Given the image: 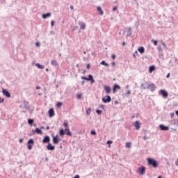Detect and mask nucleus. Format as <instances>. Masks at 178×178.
Wrapping results in <instances>:
<instances>
[{
	"label": "nucleus",
	"mask_w": 178,
	"mask_h": 178,
	"mask_svg": "<svg viewBox=\"0 0 178 178\" xmlns=\"http://www.w3.org/2000/svg\"><path fill=\"white\" fill-rule=\"evenodd\" d=\"M117 90H120V86L118 84H115L113 88V94H116Z\"/></svg>",
	"instance_id": "obj_15"
},
{
	"label": "nucleus",
	"mask_w": 178,
	"mask_h": 178,
	"mask_svg": "<svg viewBox=\"0 0 178 178\" xmlns=\"http://www.w3.org/2000/svg\"><path fill=\"white\" fill-rule=\"evenodd\" d=\"M175 115H177V116H178V110L175 111Z\"/></svg>",
	"instance_id": "obj_63"
},
{
	"label": "nucleus",
	"mask_w": 178,
	"mask_h": 178,
	"mask_svg": "<svg viewBox=\"0 0 178 178\" xmlns=\"http://www.w3.org/2000/svg\"><path fill=\"white\" fill-rule=\"evenodd\" d=\"M138 172L140 175H144L145 173V167L142 166L138 168Z\"/></svg>",
	"instance_id": "obj_18"
},
{
	"label": "nucleus",
	"mask_w": 178,
	"mask_h": 178,
	"mask_svg": "<svg viewBox=\"0 0 178 178\" xmlns=\"http://www.w3.org/2000/svg\"><path fill=\"white\" fill-rule=\"evenodd\" d=\"M3 102H5V99H1V104H2V103H3Z\"/></svg>",
	"instance_id": "obj_53"
},
{
	"label": "nucleus",
	"mask_w": 178,
	"mask_h": 178,
	"mask_svg": "<svg viewBox=\"0 0 178 178\" xmlns=\"http://www.w3.org/2000/svg\"><path fill=\"white\" fill-rule=\"evenodd\" d=\"M81 79L82 80H86V81H90L91 84H94L95 83L94 76L92 74H89L88 77L87 76H81Z\"/></svg>",
	"instance_id": "obj_2"
},
{
	"label": "nucleus",
	"mask_w": 178,
	"mask_h": 178,
	"mask_svg": "<svg viewBox=\"0 0 178 178\" xmlns=\"http://www.w3.org/2000/svg\"><path fill=\"white\" fill-rule=\"evenodd\" d=\"M151 42L154 43V45H155V46L158 45V40H155L152 39L151 40Z\"/></svg>",
	"instance_id": "obj_36"
},
{
	"label": "nucleus",
	"mask_w": 178,
	"mask_h": 178,
	"mask_svg": "<svg viewBox=\"0 0 178 178\" xmlns=\"http://www.w3.org/2000/svg\"><path fill=\"white\" fill-rule=\"evenodd\" d=\"M126 147H127V148H131V143L127 142L126 143Z\"/></svg>",
	"instance_id": "obj_33"
},
{
	"label": "nucleus",
	"mask_w": 178,
	"mask_h": 178,
	"mask_svg": "<svg viewBox=\"0 0 178 178\" xmlns=\"http://www.w3.org/2000/svg\"><path fill=\"white\" fill-rule=\"evenodd\" d=\"M130 94H131V91L128 90L126 95H130Z\"/></svg>",
	"instance_id": "obj_48"
},
{
	"label": "nucleus",
	"mask_w": 178,
	"mask_h": 178,
	"mask_svg": "<svg viewBox=\"0 0 178 178\" xmlns=\"http://www.w3.org/2000/svg\"><path fill=\"white\" fill-rule=\"evenodd\" d=\"M159 129H160V130H162L163 131H168V130H169V127L165 126L163 124H160Z\"/></svg>",
	"instance_id": "obj_12"
},
{
	"label": "nucleus",
	"mask_w": 178,
	"mask_h": 178,
	"mask_svg": "<svg viewBox=\"0 0 178 178\" xmlns=\"http://www.w3.org/2000/svg\"><path fill=\"white\" fill-rule=\"evenodd\" d=\"M46 148L48 151H55V146L52 145L51 143H49L47 144Z\"/></svg>",
	"instance_id": "obj_10"
},
{
	"label": "nucleus",
	"mask_w": 178,
	"mask_h": 178,
	"mask_svg": "<svg viewBox=\"0 0 178 178\" xmlns=\"http://www.w3.org/2000/svg\"><path fill=\"white\" fill-rule=\"evenodd\" d=\"M138 51L140 52V54H144V52H145V49L144 47H140L138 49Z\"/></svg>",
	"instance_id": "obj_24"
},
{
	"label": "nucleus",
	"mask_w": 178,
	"mask_h": 178,
	"mask_svg": "<svg viewBox=\"0 0 178 178\" xmlns=\"http://www.w3.org/2000/svg\"><path fill=\"white\" fill-rule=\"evenodd\" d=\"M91 113V107H89L87 110H86V115H90Z\"/></svg>",
	"instance_id": "obj_34"
},
{
	"label": "nucleus",
	"mask_w": 178,
	"mask_h": 178,
	"mask_svg": "<svg viewBox=\"0 0 178 178\" xmlns=\"http://www.w3.org/2000/svg\"><path fill=\"white\" fill-rule=\"evenodd\" d=\"M79 24L80 26V29L81 30H86V23H83V22H79Z\"/></svg>",
	"instance_id": "obj_20"
},
{
	"label": "nucleus",
	"mask_w": 178,
	"mask_h": 178,
	"mask_svg": "<svg viewBox=\"0 0 178 178\" xmlns=\"http://www.w3.org/2000/svg\"><path fill=\"white\" fill-rule=\"evenodd\" d=\"M85 83H86V81H81V86H84Z\"/></svg>",
	"instance_id": "obj_57"
},
{
	"label": "nucleus",
	"mask_w": 178,
	"mask_h": 178,
	"mask_svg": "<svg viewBox=\"0 0 178 178\" xmlns=\"http://www.w3.org/2000/svg\"><path fill=\"white\" fill-rule=\"evenodd\" d=\"M143 140H148V137H147V136H143Z\"/></svg>",
	"instance_id": "obj_52"
},
{
	"label": "nucleus",
	"mask_w": 178,
	"mask_h": 178,
	"mask_svg": "<svg viewBox=\"0 0 178 178\" xmlns=\"http://www.w3.org/2000/svg\"><path fill=\"white\" fill-rule=\"evenodd\" d=\"M170 115L171 118H173L175 116V113H170Z\"/></svg>",
	"instance_id": "obj_50"
},
{
	"label": "nucleus",
	"mask_w": 178,
	"mask_h": 178,
	"mask_svg": "<svg viewBox=\"0 0 178 178\" xmlns=\"http://www.w3.org/2000/svg\"><path fill=\"white\" fill-rule=\"evenodd\" d=\"M35 133H36V131H35V130H32V134H35Z\"/></svg>",
	"instance_id": "obj_56"
},
{
	"label": "nucleus",
	"mask_w": 178,
	"mask_h": 178,
	"mask_svg": "<svg viewBox=\"0 0 178 178\" xmlns=\"http://www.w3.org/2000/svg\"><path fill=\"white\" fill-rule=\"evenodd\" d=\"M70 9H71V10L74 9V7L73 6H70Z\"/></svg>",
	"instance_id": "obj_60"
},
{
	"label": "nucleus",
	"mask_w": 178,
	"mask_h": 178,
	"mask_svg": "<svg viewBox=\"0 0 178 178\" xmlns=\"http://www.w3.org/2000/svg\"><path fill=\"white\" fill-rule=\"evenodd\" d=\"M111 58H112V59H113V60H115V59H116V55L113 54Z\"/></svg>",
	"instance_id": "obj_44"
},
{
	"label": "nucleus",
	"mask_w": 178,
	"mask_h": 178,
	"mask_svg": "<svg viewBox=\"0 0 178 178\" xmlns=\"http://www.w3.org/2000/svg\"><path fill=\"white\" fill-rule=\"evenodd\" d=\"M49 129H51V127H49V126H47V127H46V130H49Z\"/></svg>",
	"instance_id": "obj_61"
},
{
	"label": "nucleus",
	"mask_w": 178,
	"mask_h": 178,
	"mask_svg": "<svg viewBox=\"0 0 178 178\" xmlns=\"http://www.w3.org/2000/svg\"><path fill=\"white\" fill-rule=\"evenodd\" d=\"M147 163L150 166H152V168H154V169H156V168H158V165H159L156 160L151 157L147 158Z\"/></svg>",
	"instance_id": "obj_1"
},
{
	"label": "nucleus",
	"mask_w": 178,
	"mask_h": 178,
	"mask_svg": "<svg viewBox=\"0 0 178 178\" xmlns=\"http://www.w3.org/2000/svg\"><path fill=\"white\" fill-rule=\"evenodd\" d=\"M77 98H78V99H80L81 98V94H78Z\"/></svg>",
	"instance_id": "obj_47"
},
{
	"label": "nucleus",
	"mask_w": 178,
	"mask_h": 178,
	"mask_svg": "<svg viewBox=\"0 0 178 178\" xmlns=\"http://www.w3.org/2000/svg\"><path fill=\"white\" fill-rule=\"evenodd\" d=\"M113 141H112V140H108L107 142H106V144L108 145H110L111 144H113Z\"/></svg>",
	"instance_id": "obj_40"
},
{
	"label": "nucleus",
	"mask_w": 178,
	"mask_h": 178,
	"mask_svg": "<svg viewBox=\"0 0 178 178\" xmlns=\"http://www.w3.org/2000/svg\"><path fill=\"white\" fill-rule=\"evenodd\" d=\"M65 134L66 136L72 137V132L69 130V128H65Z\"/></svg>",
	"instance_id": "obj_23"
},
{
	"label": "nucleus",
	"mask_w": 178,
	"mask_h": 178,
	"mask_svg": "<svg viewBox=\"0 0 178 178\" xmlns=\"http://www.w3.org/2000/svg\"><path fill=\"white\" fill-rule=\"evenodd\" d=\"M48 113L49 118H54V116H55V110H54V108H51L49 110Z\"/></svg>",
	"instance_id": "obj_13"
},
{
	"label": "nucleus",
	"mask_w": 178,
	"mask_h": 178,
	"mask_svg": "<svg viewBox=\"0 0 178 178\" xmlns=\"http://www.w3.org/2000/svg\"><path fill=\"white\" fill-rule=\"evenodd\" d=\"M63 126L65 127V129H69V123L64 122Z\"/></svg>",
	"instance_id": "obj_37"
},
{
	"label": "nucleus",
	"mask_w": 178,
	"mask_h": 178,
	"mask_svg": "<svg viewBox=\"0 0 178 178\" xmlns=\"http://www.w3.org/2000/svg\"><path fill=\"white\" fill-rule=\"evenodd\" d=\"M28 124H30V126H33V124H34V120L33 119H29Z\"/></svg>",
	"instance_id": "obj_29"
},
{
	"label": "nucleus",
	"mask_w": 178,
	"mask_h": 178,
	"mask_svg": "<svg viewBox=\"0 0 178 178\" xmlns=\"http://www.w3.org/2000/svg\"><path fill=\"white\" fill-rule=\"evenodd\" d=\"M159 94L162 95L164 98H168V96L169 95V93L165 90H160Z\"/></svg>",
	"instance_id": "obj_8"
},
{
	"label": "nucleus",
	"mask_w": 178,
	"mask_h": 178,
	"mask_svg": "<svg viewBox=\"0 0 178 178\" xmlns=\"http://www.w3.org/2000/svg\"><path fill=\"white\" fill-rule=\"evenodd\" d=\"M136 55H138V52L136 51L134 54V57L136 58Z\"/></svg>",
	"instance_id": "obj_46"
},
{
	"label": "nucleus",
	"mask_w": 178,
	"mask_h": 178,
	"mask_svg": "<svg viewBox=\"0 0 178 178\" xmlns=\"http://www.w3.org/2000/svg\"><path fill=\"white\" fill-rule=\"evenodd\" d=\"M112 65L113 66H115L116 65V63L115 61L112 62Z\"/></svg>",
	"instance_id": "obj_55"
},
{
	"label": "nucleus",
	"mask_w": 178,
	"mask_h": 178,
	"mask_svg": "<svg viewBox=\"0 0 178 178\" xmlns=\"http://www.w3.org/2000/svg\"><path fill=\"white\" fill-rule=\"evenodd\" d=\"M35 66H37L38 69H44V65H42L40 63H36Z\"/></svg>",
	"instance_id": "obj_30"
},
{
	"label": "nucleus",
	"mask_w": 178,
	"mask_h": 178,
	"mask_svg": "<svg viewBox=\"0 0 178 178\" xmlns=\"http://www.w3.org/2000/svg\"><path fill=\"white\" fill-rule=\"evenodd\" d=\"M156 67L155 65H151L149 67V72L152 73V72H155Z\"/></svg>",
	"instance_id": "obj_22"
},
{
	"label": "nucleus",
	"mask_w": 178,
	"mask_h": 178,
	"mask_svg": "<svg viewBox=\"0 0 178 178\" xmlns=\"http://www.w3.org/2000/svg\"><path fill=\"white\" fill-rule=\"evenodd\" d=\"M24 106L25 109H29V108H30V106H29V103L26 102H24Z\"/></svg>",
	"instance_id": "obj_32"
},
{
	"label": "nucleus",
	"mask_w": 178,
	"mask_h": 178,
	"mask_svg": "<svg viewBox=\"0 0 178 178\" xmlns=\"http://www.w3.org/2000/svg\"><path fill=\"white\" fill-rule=\"evenodd\" d=\"M140 126H141V122H140V121L135 122L134 127H136V130H140Z\"/></svg>",
	"instance_id": "obj_14"
},
{
	"label": "nucleus",
	"mask_w": 178,
	"mask_h": 178,
	"mask_svg": "<svg viewBox=\"0 0 178 178\" xmlns=\"http://www.w3.org/2000/svg\"><path fill=\"white\" fill-rule=\"evenodd\" d=\"M51 27H54V26H55V21L51 20Z\"/></svg>",
	"instance_id": "obj_41"
},
{
	"label": "nucleus",
	"mask_w": 178,
	"mask_h": 178,
	"mask_svg": "<svg viewBox=\"0 0 178 178\" xmlns=\"http://www.w3.org/2000/svg\"><path fill=\"white\" fill-rule=\"evenodd\" d=\"M115 10H118V6H114L113 8V12H115Z\"/></svg>",
	"instance_id": "obj_43"
},
{
	"label": "nucleus",
	"mask_w": 178,
	"mask_h": 178,
	"mask_svg": "<svg viewBox=\"0 0 178 178\" xmlns=\"http://www.w3.org/2000/svg\"><path fill=\"white\" fill-rule=\"evenodd\" d=\"M86 73H87V70H83V74H86Z\"/></svg>",
	"instance_id": "obj_54"
},
{
	"label": "nucleus",
	"mask_w": 178,
	"mask_h": 178,
	"mask_svg": "<svg viewBox=\"0 0 178 178\" xmlns=\"http://www.w3.org/2000/svg\"><path fill=\"white\" fill-rule=\"evenodd\" d=\"M35 131H36L37 134H42V131L40 128H36Z\"/></svg>",
	"instance_id": "obj_28"
},
{
	"label": "nucleus",
	"mask_w": 178,
	"mask_h": 178,
	"mask_svg": "<svg viewBox=\"0 0 178 178\" xmlns=\"http://www.w3.org/2000/svg\"><path fill=\"white\" fill-rule=\"evenodd\" d=\"M91 67V65H90V63H88L87 65H86V69L90 70Z\"/></svg>",
	"instance_id": "obj_42"
},
{
	"label": "nucleus",
	"mask_w": 178,
	"mask_h": 178,
	"mask_svg": "<svg viewBox=\"0 0 178 178\" xmlns=\"http://www.w3.org/2000/svg\"><path fill=\"white\" fill-rule=\"evenodd\" d=\"M175 165H176L177 166H178V159H177V160L175 161Z\"/></svg>",
	"instance_id": "obj_58"
},
{
	"label": "nucleus",
	"mask_w": 178,
	"mask_h": 178,
	"mask_svg": "<svg viewBox=\"0 0 178 178\" xmlns=\"http://www.w3.org/2000/svg\"><path fill=\"white\" fill-rule=\"evenodd\" d=\"M62 105H63V104L60 102H58L56 104V107L57 108H60L62 106Z\"/></svg>",
	"instance_id": "obj_35"
},
{
	"label": "nucleus",
	"mask_w": 178,
	"mask_h": 178,
	"mask_svg": "<svg viewBox=\"0 0 178 178\" xmlns=\"http://www.w3.org/2000/svg\"><path fill=\"white\" fill-rule=\"evenodd\" d=\"M147 86H148V83L145 82V83H141L140 87L143 90H147Z\"/></svg>",
	"instance_id": "obj_26"
},
{
	"label": "nucleus",
	"mask_w": 178,
	"mask_h": 178,
	"mask_svg": "<svg viewBox=\"0 0 178 178\" xmlns=\"http://www.w3.org/2000/svg\"><path fill=\"white\" fill-rule=\"evenodd\" d=\"M33 145H34V139L31 138L28 140L27 143V149L31 151V149H33Z\"/></svg>",
	"instance_id": "obj_5"
},
{
	"label": "nucleus",
	"mask_w": 178,
	"mask_h": 178,
	"mask_svg": "<svg viewBox=\"0 0 178 178\" xmlns=\"http://www.w3.org/2000/svg\"><path fill=\"white\" fill-rule=\"evenodd\" d=\"M40 89H41V87H40V86L36 87V90H40Z\"/></svg>",
	"instance_id": "obj_62"
},
{
	"label": "nucleus",
	"mask_w": 178,
	"mask_h": 178,
	"mask_svg": "<svg viewBox=\"0 0 178 178\" xmlns=\"http://www.w3.org/2000/svg\"><path fill=\"white\" fill-rule=\"evenodd\" d=\"M104 90L106 94H111V86H105L104 87Z\"/></svg>",
	"instance_id": "obj_16"
},
{
	"label": "nucleus",
	"mask_w": 178,
	"mask_h": 178,
	"mask_svg": "<svg viewBox=\"0 0 178 178\" xmlns=\"http://www.w3.org/2000/svg\"><path fill=\"white\" fill-rule=\"evenodd\" d=\"M96 113L97 115H102V111H101V110H96Z\"/></svg>",
	"instance_id": "obj_38"
},
{
	"label": "nucleus",
	"mask_w": 178,
	"mask_h": 178,
	"mask_svg": "<svg viewBox=\"0 0 178 178\" xmlns=\"http://www.w3.org/2000/svg\"><path fill=\"white\" fill-rule=\"evenodd\" d=\"M169 77H170V73H168V74L166 75V79H169Z\"/></svg>",
	"instance_id": "obj_51"
},
{
	"label": "nucleus",
	"mask_w": 178,
	"mask_h": 178,
	"mask_svg": "<svg viewBox=\"0 0 178 178\" xmlns=\"http://www.w3.org/2000/svg\"><path fill=\"white\" fill-rule=\"evenodd\" d=\"M90 134H91L92 136H96V135H97V132H96L95 131H94V130H92V131H90Z\"/></svg>",
	"instance_id": "obj_39"
},
{
	"label": "nucleus",
	"mask_w": 178,
	"mask_h": 178,
	"mask_svg": "<svg viewBox=\"0 0 178 178\" xmlns=\"http://www.w3.org/2000/svg\"><path fill=\"white\" fill-rule=\"evenodd\" d=\"M131 27H129L127 29V37H131Z\"/></svg>",
	"instance_id": "obj_25"
},
{
	"label": "nucleus",
	"mask_w": 178,
	"mask_h": 178,
	"mask_svg": "<svg viewBox=\"0 0 178 178\" xmlns=\"http://www.w3.org/2000/svg\"><path fill=\"white\" fill-rule=\"evenodd\" d=\"M97 10L98 12H100V15H104V11L102 10V8H101V6H98L97 7Z\"/></svg>",
	"instance_id": "obj_31"
},
{
	"label": "nucleus",
	"mask_w": 178,
	"mask_h": 178,
	"mask_svg": "<svg viewBox=\"0 0 178 178\" xmlns=\"http://www.w3.org/2000/svg\"><path fill=\"white\" fill-rule=\"evenodd\" d=\"M53 143L55 144L56 145L59 144V136H58V135L54 136L53 135Z\"/></svg>",
	"instance_id": "obj_9"
},
{
	"label": "nucleus",
	"mask_w": 178,
	"mask_h": 178,
	"mask_svg": "<svg viewBox=\"0 0 178 178\" xmlns=\"http://www.w3.org/2000/svg\"><path fill=\"white\" fill-rule=\"evenodd\" d=\"M59 134L61 137H63L66 134L65 129H60Z\"/></svg>",
	"instance_id": "obj_21"
},
{
	"label": "nucleus",
	"mask_w": 178,
	"mask_h": 178,
	"mask_svg": "<svg viewBox=\"0 0 178 178\" xmlns=\"http://www.w3.org/2000/svg\"><path fill=\"white\" fill-rule=\"evenodd\" d=\"M23 140H24V139H23V138H21V139L19 140V143L20 144H22V143H23Z\"/></svg>",
	"instance_id": "obj_49"
},
{
	"label": "nucleus",
	"mask_w": 178,
	"mask_h": 178,
	"mask_svg": "<svg viewBox=\"0 0 178 178\" xmlns=\"http://www.w3.org/2000/svg\"><path fill=\"white\" fill-rule=\"evenodd\" d=\"M102 101L104 104H109L112 101V97L110 95H106L102 98Z\"/></svg>",
	"instance_id": "obj_4"
},
{
	"label": "nucleus",
	"mask_w": 178,
	"mask_h": 178,
	"mask_svg": "<svg viewBox=\"0 0 178 178\" xmlns=\"http://www.w3.org/2000/svg\"><path fill=\"white\" fill-rule=\"evenodd\" d=\"M51 15H52L51 13L42 14V19H48V17H51Z\"/></svg>",
	"instance_id": "obj_19"
},
{
	"label": "nucleus",
	"mask_w": 178,
	"mask_h": 178,
	"mask_svg": "<svg viewBox=\"0 0 178 178\" xmlns=\"http://www.w3.org/2000/svg\"><path fill=\"white\" fill-rule=\"evenodd\" d=\"M147 88L150 90V91H155V88H156V86L154 83H150L147 86Z\"/></svg>",
	"instance_id": "obj_11"
},
{
	"label": "nucleus",
	"mask_w": 178,
	"mask_h": 178,
	"mask_svg": "<svg viewBox=\"0 0 178 178\" xmlns=\"http://www.w3.org/2000/svg\"><path fill=\"white\" fill-rule=\"evenodd\" d=\"M122 45L124 46V45H126V43H125L124 42H123L122 43Z\"/></svg>",
	"instance_id": "obj_64"
},
{
	"label": "nucleus",
	"mask_w": 178,
	"mask_h": 178,
	"mask_svg": "<svg viewBox=\"0 0 178 178\" xmlns=\"http://www.w3.org/2000/svg\"><path fill=\"white\" fill-rule=\"evenodd\" d=\"M51 141V137L47 135L45 136L42 139L43 144H47V143L49 144Z\"/></svg>",
	"instance_id": "obj_7"
},
{
	"label": "nucleus",
	"mask_w": 178,
	"mask_h": 178,
	"mask_svg": "<svg viewBox=\"0 0 178 178\" xmlns=\"http://www.w3.org/2000/svg\"><path fill=\"white\" fill-rule=\"evenodd\" d=\"M36 47H40V42H36Z\"/></svg>",
	"instance_id": "obj_59"
},
{
	"label": "nucleus",
	"mask_w": 178,
	"mask_h": 178,
	"mask_svg": "<svg viewBox=\"0 0 178 178\" xmlns=\"http://www.w3.org/2000/svg\"><path fill=\"white\" fill-rule=\"evenodd\" d=\"M100 65H103V66H106V67H109V65L108 64V63H106L104 60L100 63Z\"/></svg>",
	"instance_id": "obj_27"
},
{
	"label": "nucleus",
	"mask_w": 178,
	"mask_h": 178,
	"mask_svg": "<svg viewBox=\"0 0 178 178\" xmlns=\"http://www.w3.org/2000/svg\"><path fill=\"white\" fill-rule=\"evenodd\" d=\"M101 109H103V111H105V106L104 105H100Z\"/></svg>",
	"instance_id": "obj_45"
},
{
	"label": "nucleus",
	"mask_w": 178,
	"mask_h": 178,
	"mask_svg": "<svg viewBox=\"0 0 178 178\" xmlns=\"http://www.w3.org/2000/svg\"><path fill=\"white\" fill-rule=\"evenodd\" d=\"M170 126H173L174 127L171 129L174 131H176V130H177V126H178V118L174 120H172L170 122Z\"/></svg>",
	"instance_id": "obj_3"
},
{
	"label": "nucleus",
	"mask_w": 178,
	"mask_h": 178,
	"mask_svg": "<svg viewBox=\"0 0 178 178\" xmlns=\"http://www.w3.org/2000/svg\"><path fill=\"white\" fill-rule=\"evenodd\" d=\"M2 93H3V95L6 97L7 98H10V97H11L10 92H9L8 91V90H6L5 88H3Z\"/></svg>",
	"instance_id": "obj_6"
},
{
	"label": "nucleus",
	"mask_w": 178,
	"mask_h": 178,
	"mask_svg": "<svg viewBox=\"0 0 178 178\" xmlns=\"http://www.w3.org/2000/svg\"><path fill=\"white\" fill-rule=\"evenodd\" d=\"M51 65L52 66H55V67H59V63H58V61H56V60H51Z\"/></svg>",
	"instance_id": "obj_17"
}]
</instances>
